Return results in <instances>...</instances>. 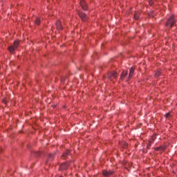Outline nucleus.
Wrapping results in <instances>:
<instances>
[{
    "instance_id": "1",
    "label": "nucleus",
    "mask_w": 177,
    "mask_h": 177,
    "mask_svg": "<svg viewBox=\"0 0 177 177\" xmlns=\"http://www.w3.org/2000/svg\"><path fill=\"white\" fill-rule=\"evenodd\" d=\"M19 42L18 41H14L13 46H10L8 48V50L10 52V53H15V50L19 48Z\"/></svg>"
},
{
    "instance_id": "2",
    "label": "nucleus",
    "mask_w": 177,
    "mask_h": 177,
    "mask_svg": "<svg viewBox=\"0 0 177 177\" xmlns=\"http://www.w3.org/2000/svg\"><path fill=\"white\" fill-rule=\"evenodd\" d=\"M175 24V19L174 18V16H171L167 21L166 26H170V28L174 26Z\"/></svg>"
},
{
    "instance_id": "3",
    "label": "nucleus",
    "mask_w": 177,
    "mask_h": 177,
    "mask_svg": "<svg viewBox=\"0 0 177 177\" xmlns=\"http://www.w3.org/2000/svg\"><path fill=\"white\" fill-rule=\"evenodd\" d=\"M80 6L83 9V10H88V5L85 2V0L80 1Z\"/></svg>"
},
{
    "instance_id": "4",
    "label": "nucleus",
    "mask_w": 177,
    "mask_h": 177,
    "mask_svg": "<svg viewBox=\"0 0 177 177\" xmlns=\"http://www.w3.org/2000/svg\"><path fill=\"white\" fill-rule=\"evenodd\" d=\"M79 16L83 21H86V20H88V16L82 12H79Z\"/></svg>"
},
{
    "instance_id": "5",
    "label": "nucleus",
    "mask_w": 177,
    "mask_h": 177,
    "mask_svg": "<svg viewBox=\"0 0 177 177\" xmlns=\"http://www.w3.org/2000/svg\"><path fill=\"white\" fill-rule=\"evenodd\" d=\"M109 77L110 80H113V79L115 80V78H117L118 77L117 72L113 71V72L109 73Z\"/></svg>"
},
{
    "instance_id": "6",
    "label": "nucleus",
    "mask_w": 177,
    "mask_h": 177,
    "mask_svg": "<svg viewBox=\"0 0 177 177\" xmlns=\"http://www.w3.org/2000/svg\"><path fill=\"white\" fill-rule=\"evenodd\" d=\"M114 174V171L109 170H104L102 172V174L104 175V176H110L111 175H113Z\"/></svg>"
},
{
    "instance_id": "7",
    "label": "nucleus",
    "mask_w": 177,
    "mask_h": 177,
    "mask_svg": "<svg viewBox=\"0 0 177 177\" xmlns=\"http://www.w3.org/2000/svg\"><path fill=\"white\" fill-rule=\"evenodd\" d=\"M68 168V163L62 164L59 167V169L61 171H64V169H67Z\"/></svg>"
},
{
    "instance_id": "8",
    "label": "nucleus",
    "mask_w": 177,
    "mask_h": 177,
    "mask_svg": "<svg viewBox=\"0 0 177 177\" xmlns=\"http://www.w3.org/2000/svg\"><path fill=\"white\" fill-rule=\"evenodd\" d=\"M56 27H57V30H63V26H62V21H57L56 23Z\"/></svg>"
},
{
    "instance_id": "9",
    "label": "nucleus",
    "mask_w": 177,
    "mask_h": 177,
    "mask_svg": "<svg viewBox=\"0 0 177 177\" xmlns=\"http://www.w3.org/2000/svg\"><path fill=\"white\" fill-rule=\"evenodd\" d=\"M128 75V71H123L120 75V80L122 81L124 80V77H127Z\"/></svg>"
},
{
    "instance_id": "10",
    "label": "nucleus",
    "mask_w": 177,
    "mask_h": 177,
    "mask_svg": "<svg viewBox=\"0 0 177 177\" xmlns=\"http://www.w3.org/2000/svg\"><path fill=\"white\" fill-rule=\"evenodd\" d=\"M133 73H135V68L131 67L130 68V72H129V78L132 77V75H133Z\"/></svg>"
},
{
    "instance_id": "11",
    "label": "nucleus",
    "mask_w": 177,
    "mask_h": 177,
    "mask_svg": "<svg viewBox=\"0 0 177 177\" xmlns=\"http://www.w3.org/2000/svg\"><path fill=\"white\" fill-rule=\"evenodd\" d=\"M35 23V24H37V26H39V24H41V18L36 17Z\"/></svg>"
},
{
    "instance_id": "12",
    "label": "nucleus",
    "mask_w": 177,
    "mask_h": 177,
    "mask_svg": "<svg viewBox=\"0 0 177 177\" xmlns=\"http://www.w3.org/2000/svg\"><path fill=\"white\" fill-rule=\"evenodd\" d=\"M68 154H70V150H66V151L63 153L62 156L64 158H66Z\"/></svg>"
},
{
    "instance_id": "13",
    "label": "nucleus",
    "mask_w": 177,
    "mask_h": 177,
    "mask_svg": "<svg viewBox=\"0 0 177 177\" xmlns=\"http://www.w3.org/2000/svg\"><path fill=\"white\" fill-rule=\"evenodd\" d=\"M160 75H161V71H158L155 73V77L156 78H158V77H160Z\"/></svg>"
},
{
    "instance_id": "14",
    "label": "nucleus",
    "mask_w": 177,
    "mask_h": 177,
    "mask_svg": "<svg viewBox=\"0 0 177 177\" xmlns=\"http://www.w3.org/2000/svg\"><path fill=\"white\" fill-rule=\"evenodd\" d=\"M149 142V143L147 145V149H150V147H151V145H153L154 140H151Z\"/></svg>"
},
{
    "instance_id": "15",
    "label": "nucleus",
    "mask_w": 177,
    "mask_h": 177,
    "mask_svg": "<svg viewBox=\"0 0 177 177\" xmlns=\"http://www.w3.org/2000/svg\"><path fill=\"white\" fill-rule=\"evenodd\" d=\"M134 19H136V20H138V19H139V13H136L134 15Z\"/></svg>"
},
{
    "instance_id": "16",
    "label": "nucleus",
    "mask_w": 177,
    "mask_h": 177,
    "mask_svg": "<svg viewBox=\"0 0 177 177\" xmlns=\"http://www.w3.org/2000/svg\"><path fill=\"white\" fill-rule=\"evenodd\" d=\"M53 154L50 153L48 156V160H53Z\"/></svg>"
},
{
    "instance_id": "17",
    "label": "nucleus",
    "mask_w": 177,
    "mask_h": 177,
    "mask_svg": "<svg viewBox=\"0 0 177 177\" xmlns=\"http://www.w3.org/2000/svg\"><path fill=\"white\" fill-rule=\"evenodd\" d=\"M156 150H165V147H160L156 148Z\"/></svg>"
},
{
    "instance_id": "18",
    "label": "nucleus",
    "mask_w": 177,
    "mask_h": 177,
    "mask_svg": "<svg viewBox=\"0 0 177 177\" xmlns=\"http://www.w3.org/2000/svg\"><path fill=\"white\" fill-rule=\"evenodd\" d=\"M154 3V0H149V5L151 6Z\"/></svg>"
},
{
    "instance_id": "19",
    "label": "nucleus",
    "mask_w": 177,
    "mask_h": 177,
    "mask_svg": "<svg viewBox=\"0 0 177 177\" xmlns=\"http://www.w3.org/2000/svg\"><path fill=\"white\" fill-rule=\"evenodd\" d=\"M3 103H4V104H6L8 103V100H6V98L3 99Z\"/></svg>"
},
{
    "instance_id": "20",
    "label": "nucleus",
    "mask_w": 177,
    "mask_h": 177,
    "mask_svg": "<svg viewBox=\"0 0 177 177\" xmlns=\"http://www.w3.org/2000/svg\"><path fill=\"white\" fill-rule=\"evenodd\" d=\"M153 13H154V12L149 15V17H154V15H153Z\"/></svg>"
},
{
    "instance_id": "21",
    "label": "nucleus",
    "mask_w": 177,
    "mask_h": 177,
    "mask_svg": "<svg viewBox=\"0 0 177 177\" xmlns=\"http://www.w3.org/2000/svg\"><path fill=\"white\" fill-rule=\"evenodd\" d=\"M169 117V113H166V118H168Z\"/></svg>"
},
{
    "instance_id": "22",
    "label": "nucleus",
    "mask_w": 177,
    "mask_h": 177,
    "mask_svg": "<svg viewBox=\"0 0 177 177\" xmlns=\"http://www.w3.org/2000/svg\"><path fill=\"white\" fill-rule=\"evenodd\" d=\"M129 78H131V77H129V76L128 80H129Z\"/></svg>"
},
{
    "instance_id": "23",
    "label": "nucleus",
    "mask_w": 177,
    "mask_h": 177,
    "mask_svg": "<svg viewBox=\"0 0 177 177\" xmlns=\"http://www.w3.org/2000/svg\"><path fill=\"white\" fill-rule=\"evenodd\" d=\"M176 106H177V103H176Z\"/></svg>"
}]
</instances>
